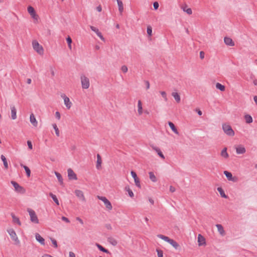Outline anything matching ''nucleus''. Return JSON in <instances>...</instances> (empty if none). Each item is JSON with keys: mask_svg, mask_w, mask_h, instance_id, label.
I'll return each mask as SVG.
<instances>
[{"mask_svg": "<svg viewBox=\"0 0 257 257\" xmlns=\"http://www.w3.org/2000/svg\"><path fill=\"white\" fill-rule=\"evenodd\" d=\"M147 34L149 35V36H151L152 35V27L151 26H148L147 27Z\"/></svg>", "mask_w": 257, "mask_h": 257, "instance_id": "nucleus-49", "label": "nucleus"}, {"mask_svg": "<svg viewBox=\"0 0 257 257\" xmlns=\"http://www.w3.org/2000/svg\"><path fill=\"white\" fill-rule=\"evenodd\" d=\"M157 237L166 242H167L171 244L175 249H179L180 248V246L178 242L173 239L170 238L167 236L162 234H158Z\"/></svg>", "mask_w": 257, "mask_h": 257, "instance_id": "nucleus-1", "label": "nucleus"}, {"mask_svg": "<svg viewBox=\"0 0 257 257\" xmlns=\"http://www.w3.org/2000/svg\"><path fill=\"white\" fill-rule=\"evenodd\" d=\"M148 200L149 201V202L151 204H154V200L152 198H149L148 199Z\"/></svg>", "mask_w": 257, "mask_h": 257, "instance_id": "nucleus-60", "label": "nucleus"}, {"mask_svg": "<svg viewBox=\"0 0 257 257\" xmlns=\"http://www.w3.org/2000/svg\"><path fill=\"white\" fill-rule=\"evenodd\" d=\"M49 195L52 197V198L53 199V201L55 202V203L57 205H59V201H58L56 196L55 195L53 194L52 193H50L49 194Z\"/></svg>", "mask_w": 257, "mask_h": 257, "instance_id": "nucleus-41", "label": "nucleus"}, {"mask_svg": "<svg viewBox=\"0 0 257 257\" xmlns=\"http://www.w3.org/2000/svg\"><path fill=\"white\" fill-rule=\"evenodd\" d=\"M55 116L56 117V118L59 120L61 118V115H60V113L59 111H56L55 112Z\"/></svg>", "mask_w": 257, "mask_h": 257, "instance_id": "nucleus-56", "label": "nucleus"}, {"mask_svg": "<svg viewBox=\"0 0 257 257\" xmlns=\"http://www.w3.org/2000/svg\"><path fill=\"white\" fill-rule=\"evenodd\" d=\"M153 149L158 154V155L162 159H165V156L161 152V150L158 147H153Z\"/></svg>", "mask_w": 257, "mask_h": 257, "instance_id": "nucleus-28", "label": "nucleus"}, {"mask_svg": "<svg viewBox=\"0 0 257 257\" xmlns=\"http://www.w3.org/2000/svg\"><path fill=\"white\" fill-rule=\"evenodd\" d=\"M74 194L76 197L81 202H85L86 199L83 191L80 189H75L74 190Z\"/></svg>", "mask_w": 257, "mask_h": 257, "instance_id": "nucleus-8", "label": "nucleus"}, {"mask_svg": "<svg viewBox=\"0 0 257 257\" xmlns=\"http://www.w3.org/2000/svg\"><path fill=\"white\" fill-rule=\"evenodd\" d=\"M28 13L30 14V15H32L33 14L35 13V11L34 9L32 7H31V6H29L28 8Z\"/></svg>", "mask_w": 257, "mask_h": 257, "instance_id": "nucleus-45", "label": "nucleus"}, {"mask_svg": "<svg viewBox=\"0 0 257 257\" xmlns=\"http://www.w3.org/2000/svg\"><path fill=\"white\" fill-rule=\"evenodd\" d=\"M1 159H2V161L4 163V167H5V169H7L9 167V166H8V162L7 161L6 157L3 155H1Z\"/></svg>", "mask_w": 257, "mask_h": 257, "instance_id": "nucleus-35", "label": "nucleus"}, {"mask_svg": "<svg viewBox=\"0 0 257 257\" xmlns=\"http://www.w3.org/2000/svg\"><path fill=\"white\" fill-rule=\"evenodd\" d=\"M222 129L224 133L228 136L233 137L235 135L234 132L231 126L228 123H223L222 124Z\"/></svg>", "mask_w": 257, "mask_h": 257, "instance_id": "nucleus-6", "label": "nucleus"}, {"mask_svg": "<svg viewBox=\"0 0 257 257\" xmlns=\"http://www.w3.org/2000/svg\"><path fill=\"white\" fill-rule=\"evenodd\" d=\"M34 50L39 55L43 56L44 54L43 47L37 40H33L32 43Z\"/></svg>", "mask_w": 257, "mask_h": 257, "instance_id": "nucleus-2", "label": "nucleus"}, {"mask_svg": "<svg viewBox=\"0 0 257 257\" xmlns=\"http://www.w3.org/2000/svg\"><path fill=\"white\" fill-rule=\"evenodd\" d=\"M153 6H154L155 10H157L159 7V3L156 2L154 3Z\"/></svg>", "mask_w": 257, "mask_h": 257, "instance_id": "nucleus-53", "label": "nucleus"}, {"mask_svg": "<svg viewBox=\"0 0 257 257\" xmlns=\"http://www.w3.org/2000/svg\"><path fill=\"white\" fill-rule=\"evenodd\" d=\"M134 181H135V185L137 187H138L139 188H141V187L140 179H139V178H137L136 179H135Z\"/></svg>", "mask_w": 257, "mask_h": 257, "instance_id": "nucleus-46", "label": "nucleus"}, {"mask_svg": "<svg viewBox=\"0 0 257 257\" xmlns=\"http://www.w3.org/2000/svg\"><path fill=\"white\" fill-rule=\"evenodd\" d=\"M234 149L237 155H244L246 152V150L243 145H236L234 147Z\"/></svg>", "mask_w": 257, "mask_h": 257, "instance_id": "nucleus-10", "label": "nucleus"}, {"mask_svg": "<svg viewBox=\"0 0 257 257\" xmlns=\"http://www.w3.org/2000/svg\"><path fill=\"white\" fill-rule=\"evenodd\" d=\"M200 57L201 59H203L204 57V54L202 51H201L200 52Z\"/></svg>", "mask_w": 257, "mask_h": 257, "instance_id": "nucleus-61", "label": "nucleus"}, {"mask_svg": "<svg viewBox=\"0 0 257 257\" xmlns=\"http://www.w3.org/2000/svg\"><path fill=\"white\" fill-rule=\"evenodd\" d=\"M80 81L82 89H87L90 86V80L88 77L84 74L80 76Z\"/></svg>", "mask_w": 257, "mask_h": 257, "instance_id": "nucleus-4", "label": "nucleus"}, {"mask_svg": "<svg viewBox=\"0 0 257 257\" xmlns=\"http://www.w3.org/2000/svg\"><path fill=\"white\" fill-rule=\"evenodd\" d=\"M31 17L35 20L36 21H38V19H39V16L38 15H37V14L35 13H34V14H33L32 15H31Z\"/></svg>", "mask_w": 257, "mask_h": 257, "instance_id": "nucleus-51", "label": "nucleus"}, {"mask_svg": "<svg viewBox=\"0 0 257 257\" xmlns=\"http://www.w3.org/2000/svg\"><path fill=\"white\" fill-rule=\"evenodd\" d=\"M91 30L93 31L94 32H95L96 33V34L97 35V36L103 42H105V39L103 37L101 33L99 31V30L95 27H93V26H90V27Z\"/></svg>", "mask_w": 257, "mask_h": 257, "instance_id": "nucleus-15", "label": "nucleus"}, {"mask_svg": "<svg viewBox=\"0 0 257 257\" xmlns=\"http://www.w3.org/2000/svg\"><path fill=\"white\" fill-rule=\"evenodd\" d=\"M27 211L29 213L31 221L35 224L39 223V220L35 211L31 208H28Z\"/></svg>", "mask_w": 257, "mask_h": 257, "instance_id": "nucleus-5", "label": "nucleus"}, {"mask_svg": "<svg viewBox=\"0 0 257 257\" xmlns=\"http://www.w3.org/2000/svg\"><path fill=\"white\" fill-rule=\"evenodd\" d=\"M50 239L54 247L57 248L58 247L57 241L53 238H51Z\"/></svg>", "mask_w": 257, "mask_h": 257, "instance_id": "nucleus-48", "label": "nucleus"}, {"mask_svg": "<svg viewBox=\"0 0 257 257\" xmlns=\"http://www.w3.org/2000/svg\"><path fill=\"white\" fill-rule=\"evenodd\" d=\"M145 83H146V84L147 89H149L150 88V86L149 81H146Z\"/></svg>", "mask_w": 257, "mask_h": 257, "instance_id": "nucleus-62", "label": "nucleus"}, {"mask_svg": "<svg viewBox=\"0 0 257 257\" xmlns=\"http://www.w3.org/2000/svg\"><path fill=\"white\" fill-rule=\"evenodd\" d=\"M96 246L98 247V248L101 251L105 252V253H108L109 251L106 249L104 248L102 246L100 245L99 244H96Z\"/></svg>", "mask_w": 257, "mask_h": 257, "instance_id": "nucleus-43", "label": "nucleus"}, {"mask_svg": "<svg viewBox=\"0 0 257 257\" xmlns=\"http://www.w3.org/2000/svg\"><path fill=\"white\" fill-rule=\"evenodd\" d=\"M118 7V11L120 15H121L123 12V4L121 1L120 0H116Z\"/></svg>", "mask_w": 257, "mask_h": 257, "instance_id": "nucleus-26", "label": "nucleus"}, {"mask_svg": "<svg viewBox=\"0 0 257 257\" xmlns=\"http://www.w3.org/2000/svg\"><path fill=\"white\" fill-rule=\"evenodd\" d=\"M30 120L32 124L34 126L36 127L38 125V121L33 113L31 114L30 117Z\"/></svg>", "mask_w": 257, "mask_h": 257, "instance_id": "nucleus-22", "label": "nucleus"}, {"mask_svg": "<svg viewBox=\"0 0 257 257\" xmlns=\"http://www.w3.org/2000/svg\"><path fill=\"white\" fill-rule=\"evenodd\" d=\"M182 10L186 12L188 15H191L192 14V11L191 8L188 7L187 5H185L181 7Z\"/></svg>", "mask_w": 257, "mask_h": 257, "instance_id": "nucleus-29", "label": "nucleus"}, {"mask_svg": "<svg viewBox=\"0 0 257 257\" xmlns=\"http://www.w3.org/2000/svg\"><path fill=\"white\" fill-rule=\"evenodd\" d=\"M69 257H76V256L73 252L70 251L69 253Z\"/></svg>", "mask_w": 257, "mask_h": 257, "instance_id": "nucleus-57", "label": "nucleus"}, {"mask_svg": "<svg viewBox=\"0 0 257 257\" xmlns=\"http://www.w3.org/2000/svg\"><path fill=\"white\" fill-rule=\"evenodd\" d=\"M55 174L58 180V181L59 182L60 184H63V178L61 175V174L57 172H55Z\"/></svg>", "mask_w": 257, "mask_h": 257, "instance_id": "nucleus-40", "label": "nucleus"}, {"mask_svg": "<svg viewBox=\"0 0 257 257\" xmlns=\"http://www.w3.org/2000/svg\"><path fill=\"white\" fill-rule=\"evenodd\" d=\"M11 215L12 218V222L14 224H17L19 226L22 225L21 221L20 220V218L17 216L14 213H12Z\"/></svg>", "mask_w": 257, "mask_h": 257, "instance_id": "nucleus-17", "label": "nucleus"}, {"mask_svg": "<svg viewBox=\"0 0 257 257\" xmlns=\"http://www.w3.org/2000/svg\"><path fill=\"white\" fill-rule=\"evenodd\" d=\"M143 112V103L141 100H139L137 103V115L141 116Z\"/></svg>", "mask_w": 257, "mask_h": 257, "instance_id": "nucleus-13", "label": "nucleus"}, {"mask_svg": "<svg viewBox=\"0 0 257 257\" xmlns=\"http://www.w3.org/2000/svg\"><path fill=\"white\" fill-rule=\"evenodd\" d=\"M131 174L134 180L136 179V178H138L136 172H135L133 171H131Z\"/></svg>", "mask_w": 257, "mask_h": 257, "instance_id": "nucleus-52", "label": "nucleus"}, {"mask_svg": "<svg viewBox=\"0 0 257 257\" xmlns=\"http://www.w3.org/2000/svg\"><path fill=\"white\" fill-rule=\"evenodd\" d=\"M35 238L36 240L39 242L41 244H45V239L42 237L39 233H37L35 234Z\"/></svg>", "mask_w": 257, "mask_h": 257, "instance_id": "nucleus-24", "label": "nucleus"}, {"mask_svg": "<svg viewBox=\"0 0 257 257\" xmlns=\"http://www.w3.org/2000/svg\"><path fill=\"white\" fill-rule=\"evenodd\" d=\"M159 93L163 97L164 101L165 102H167L168 101V98L167 93L165 91H160Z\"/></svg>", "mask_w": 257, "mask_h": 257, "instance_id": "nucleus-32", "label": "nucleus"}, {"mask_svg": "<svg viewBox=\"0 0 257 257\" xmlns=\"http://www.w3.org/2000/svg\"><path fill=\"white\" fill-rule=\"evenodd\" d=\"M253 100H254L255 104L257 105V96H254Z\"/></svg>", "mask_w": 257, "mask_h": 257, "instance_id": "nucleus-63", "label": "nucleus"}, {"mask_svg": "<svg viewBox=\"0 0 257 257\" xmlns=\"http://www.w3.org/2000/svg\"><path fill=\"white\" fill-rule=\"evenodd\" d=\"M7 231L10 236L11 239L14 242L15 244L18 245L20 243V241L19 239V237L15 230L13 228H8L7 230Z\"/></svg>", "mask_w": 257, "mask_h": 257, "instance_id": "nucleus-3", "label": "nucleus"}, {"mask_svg": "<svg viewBox=\"0 0 257 257\" xmlns=\"http://www.w3.org/2000/svg\"><path fill=\"white\" fill-rule=\"evenodd\" d=\"M168 124L170 126V127L171 128V129L172 130V131L176 135H178L179 134V132L177 129V128L176 127V126H175L174 124L171 122V121H169L168 122Z\"/></svg>", "mask_w": 257, "mask_h": 257, "instance_id": "nucleus-27", "label": "nucleus"}, {"mask_svg": "<svg viewBox=\"0 0 257 257\" xmlns=\"http://www.w3.org/2000/svg\"><path fill=\"white\" fill-rule=\"evenodd\" d=\"M108 242L112 244L113 246H116L117 244V240L112 237H109L108 239Z\"/></svg>", "mask_w": 257, "mask_h": 257, "instance_id": "nucleus-36", "label": "nucleus"}, {"mask_svg": "<svg viewBox=\"0 0 257 257\" xmlns=\"http://www.w3.org/2000/svg\"><path fill=\"white\" fill-rule=\"evenodd\" d=\"M96 9L98 12H100L102 11V7L100 5H99L96 7Z\"/></svg>", "mask_w": 257, "mask_h": 257, "instance_id": "nucleus-58", "label": "nucleus"}, {"mask_svg": "<svg viewBox=\"0 0 257 257\" xmlns=\"http://www.w3.org/2000/svg\"><path fill=\"white\" fill-rule=\"evenodd\" d=\"M217 189L222 197L227 198V196L226 195L224 191L221 187H218Z\"/></svg>", "mask_w": 257, "mask_h": 257, "instance_id": "nucleus-33", "label": "nucleus"}, {"mask_svg": "<svg viewBox=\"0 0 257 257\" xmlns=\"http://www.w3.org/2000/svg\"><path fill=\"white\" fill-rule=\"evenodd\" d=\"M170 191L171 192H174L175 191V187L171 186L169 188Z\"/></svg>", "mask_w": 257, "mask_h": 257, "instance_id": "nucleus-59", "label": "nucleus"}, {"mask_svg": "<svg viewBox=\"0 0 257 257\" xmlns=\"http://www.w3.org/2000/svg\"><path fill=\"white\" fill-rule=\"evenodd\" d=\"M68 177L69 180H77V177L75 173L70 168L67 170Z\"/></svg>", "mask_w": 257, "mask_h": 257, "instance_id": "nucleus-14", "label": "nucleus"}, {"mask_svg": "<svg viewBox=\"0 0 257 257\" xmlns=\"http://www.w3.org/2000/svg\"><path fill=\"white\" fill-rule=\"evenodd\" d=\"M215 86L217 89L220 90L221 91H224L225 89V86L219 83H217Z\"/></svg>", "mask_w": 257, "mask_h": 257, "instance_id": "nucleus-37", "label": "nucleus"}, {"mask_svg": "<svg viewBox=\"0 0 257 257\" xmlns=\"http://www.w3.org/2000/svg\"><path fill=\"white\" fill-rule=\"evenodd\" d=\"M120 69L121 71L124 73H126L128 71V68L126 65L122 66Z\"/></svg>", "mask_w": 257, "mask_h": 257, "instance_id": "nucleus-47", "label": "nucleus"}, {"mask_svg": "<svg viewBox=\"0 0 257 257\" xmlns=\"http://www.w3.org/2000/svg\"><path fill=\"white\" fill-rule=\"evenodd\" d=\"M253 83L254 85H257V79L253 80Z\"/></svg>", "mask_w": 257, "mask_h": 257, "instance_id": "nucleus-64", "label": "nucleus"}, {"mask_svg": "<svg viewBox=\"0 0 257 257\" xmlns=\"http://www.w3.org/2000/svg\"><path fill=\"white\" fill-rule=\"evenodd\" d=\"M125 190L128 192V195L133 198L134 196V194L132 190L131 189L129 186H126L125 187Z\"/></svg>", "mask_w": 257, "mask_h": 257, "instance_id": "nucleus-38", "label": "nucleus"}, {"mask_svg": "<svg viewBox=\"0 0 257 257\" xmlns=\"http://www.w3.org/2000/svg\"><path fill=\"white\" fill-rule=\"evenodd\" d=\"M102 159L100 155H97V161L96 167L98 170H99L101 168Z\"/></svg>", "mask_w": 257, "mask_h": 257, "instance_id": "nucleus-25", "label": "nucleus"}, {"mask_svg": "<svg viewBox=\"0 0 257 257\" xmlns=\"http://www.w3.org/2000/svg\"><path fill=\"white\" fill-rule=\"evenodd\" d=\"M21 166L23 167L25 169L26 173L27 174V177H29L31 176V170L30 169L26 166L24 165L23 164H21Z\"/></svg>", "mask_w": 257, "mask_h": 257, "instance_id": "nucleus-34", "label": "nucleus"}, {"mask_svg": "<svg viewBox=\"0 0 257 257\" xmlns=\"http://www.w3.org/2000/svg\"><path fill=\"white\" fill-rule=\"evenodd\" d=\"M10 110H11V118L13 120H15L17 118V109L14 105H10Z\"/></svg>", "mask_w": 257, "mask_h": 257, "instance_id": "nucleus-12", "label": "nucleus"}, {"mask_svg": "<svg viewBox=\"0 0 257 257\" xmlns=\"http://www.w3.org/2000/svg\"><path fill=\"white\" fill-rule=\"evenodd\" d=\"M243 119L245 122L247 124H250L253 122V118L252 116L246 113H244L243 115Z\"/></svg>", "mask_w": 257, "mask_h": 257, "instance_id": "nucleus-18", "label": "nucleus"}, {"mask_svg": "<svg viewBox=\"0 0 257 257\" xmlns=\"http://www.w3.org/2000/svg\"><path fill=\"white\" fill-rule=\"evenodd\" d=\"M66 41L68 43V48L70 50H71L72 49V45H71V44H72V39L71 38H70V37L68 36L67 38H66Z\"/></svg>", "mask_w": 257, "mask_h": 257, "instance_id": "nucleus-42", "label": "nucleus"}, {"mask_svg": "<svg viewBox=\"0 0 257 257\" xmlns=\"http://www.w3.org/2000/svg\"><path fill=\"white\" fill-rule=\"evenodd\" d=\"M98 199L101 200L105 206L106 208L110 211L112 210V206L110 202L105 197L103 196H97Z\"/></svg>", "mask_w": 257, "mask_h": 257, "instance_id": "nucleus-9", "label": "nucleus"}, {"mask_svg": "<svg viewBox=\"0 0 257 257\" xmlns=\"http://www.w3.org/2000/svg\"><path fill=\"white\" fill-rule=\"evenodd\" d=\"M149 178L154 183L157 181V178L153 172H149Z\"/></svg>", "mask_w": 257, "mask_h": 257, "instance_id": "nucleus-31", "label": "nucleus"}, {"mask_svg": "<svg viewBox=\"0 0 257 257\" xmlns=\"http://www.w3.org/2000/svg\"><path fill=\"white\" fill-rule=\"evenodd\" d=\"M27 145L29 150H32L33 149V145L30 141H27Z\"/></svg>", "mask_w": 257, "mask_h": 257, "instance_id": "nucleus-50", "label": "nucleus"}, {"mask_svg": "<svg viewBox=\"0 0 257 257\" xmlns=\"http://www.w3.org/2000/svg\"><path fill=\"white\" fill-rule=\"evenodd\" d=\"M220 155L224 159H227L229 157V155L227 152V148H224L221 152Z\"/></svg>", "mask_w": 257, "mask_h": 257, "instance_id": "nucleus-30", "label": "nucleus"}, {"mask_svg": "<svg viewBox=\"0 0 257 257\" xmlns=\"http://www.w3.org/2000/svg\"><path fill=\"white\" fill-rule=\"evenodd\" d=\"M224 42L226 45L229 46H234L235 45L232 39L229 37H225L224 38Z\"/></svg>", "mask_w": 257, "mask_h": 257, "instance_id": "nucleus-23", "label": "nucleus"}, {"mask_svg": "<svg viewBox=\"0 0 257 257\" xmlns=\"http://www.w3.org/2000/svg\"><path fill=\"white\" fill-rule=\"evenodd\" d=\"M61 97L63 100L64 104L66 109L68 110L70 109L72 107L73 103L70 98L65 94H61Z\"/></svg>", "mask_w": 257, "mask_h": 257, "instance_id": "nucleus-7", "label": "nucleus"}, {"mask_svg": "<svg viewBox=\"0 0 257 257\" xmlns=\"http://www.w3.org/2000/svg\"><path fill=\"white\" fill-rule=\"evenodd\" d=\"M224 174L225 175V176L229 181H232L233 182L236 181V178L235 177H233L232 176V174L230 172H228L227 171H224Z\"/></svg>", "mask_w": 257, "mask_h": 257, "instance_id": "nucleus-19", "label": "nucleus"}, {"mask_svg": "<svg viewBox=\"0 0 257 257\" xmlns=\"http://www.w3.org/2000/svg\"><path fill=\"white\" fill-rule=\"evenodd\" d=\"M156 251L157 252L158 257H164V252L162 250L159 248H157Z\"/></svg>", "mask_w": 257, "mask_h": 257, "instance_id": "nucleus-44", "label": "nucleus"}, {"mask_svg": "<svg viewBox=\"0 0 257 257\" xmlns=\"http://www.w3.org/2000/svg\"><path fill=\"white\" fill-rule=\"evenodd\" d=\"M76 220H77L78 221H79V222L81 224V225H83L84 224V222L83 221V220L80 218V217H77L76 218Z\"/></svg>", "mask_w": 257, "mask_h": 257, "instance_id": "nucleus-55", "label": "nucleus"}, {"mask_svg": "<svg viewBox=\"0 0 257 257\" xmlns=\"http://www.w3.org/2000/svg\"><path fill=\"white\" fill-rule=\"evenodd\" d=\"M62 220L63 221H65L66 223H69L70 222L69 219L68 218H67V217H66L65 216L62 217Z\"/></svg>", "mask_w": 257, "mask_h": 257, "instance_id": "nucleus-54", "label": "nucleus"}, {"mask_svg": "<svg viewBox=\"0 0 257 257\" xmlns=\"http://www.w3.org/2000/svg\"><path fill=\"white\" fill-rule=\"evenodd\" d=\"M198 244L199 246H204L206 245V240L205 237L201 234H199L197 237Z\"/></svg>", "mask_w": 257, "mask_h": 257, "instance_id": "nucleus-16", "label": "nucleus"}, {"mask_svg": "<svg viewBox=\"0 0 257 257\" xmlns=\"http://www.w3.org/2000/svg\"><path fill=\"white\" fill-rule=\"evenodd\" d=\"M52 126H53V128L55 130L56 135L57 137H59V136H60V131L59 130V128H58L57 124L56 123H53L52 124Z\"/></svg>", "mask_w": 257, "mask_h": 257, "instance_id": "nucleus-39", "label": "nucleus"}, {"mask_svg": "<svg viewBox=\"0 0 257 257\" xmlns=\"http://www.w3.org/2000/svg\"><path fill=\"white\" fill-rule=\"evenodd\" d=\"M171 95L173 97L176 102L178 103H180L181 101V97L180 94L176 91H173L171 93Z\"/></svg>", "mask_w": 257, "mask_h": 257, "instance_id": "nucleus-21", "label": "nucleus"}, {"mask_svg": "<svg viewBox=\"0 0 257 257\" xmlns=\"http://www.w3.org/2000/svg\"><path fill=\"white\" fill-rule=\"evenodd\" d=\"M216 227L217 230H218V232L219 233V234L221 236H224L225 234V231L224 229L223 226L221 224H217L216 225Z\"/></svg>", "mask_w": 257, "mask_h": 257, "instance_id": "nucleus-20", "label": "nucleus"}, {"mask_svg": "<svg viewBox=\"0 0 257 257\" xmlns=\"http://www.w3.org/2000/svg\"><path fill=\"white\" fill-rule=\"evenodd\" d=\"M11 184L13 185V186L15 188V190L16 191H17L19 193H24L25 192V189L23 187L21 186L16 182L12 181Z\"/></svg>", "mask_w": 257, "mask_h": 257, "instance_id": "nucleus-11", "label": "nucleus"}]
</instances>
